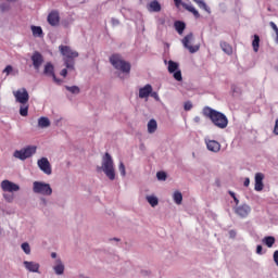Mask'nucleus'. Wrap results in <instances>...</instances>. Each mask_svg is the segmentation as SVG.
<instances>
[{
  "instance_id": "obj_30",
  "label": "nucleus",
  "mask_w": 278,
  "mask_h": 278,
  "mask_svg": "<svg viewBox=\"0 0 278 278\" xmlns=\"http://www.w3.org/2000/svg\"><path fill=\"white\" fill-rule=\"evenodd\" d=\"M179 68V64L174 61L168 62V73H176V71Z\"/></svg>"
},
{
  "instance_id": "obj_14",
  "label": "nucleus",
  "mask_w": 278,
  "mask_h": 278,
  "mask_svg": "<svg viewBox=\"0 0 278 278\" xmlns=\"http://www.w3.org/2000/svg\"><path fill=\"white\" fill-rule=\"evenodd\" d=\"M235 213L240 216L241 218H247V216H249V214H251V206H249V204H243L240 206H237L235 208Z\"/></svg>"
},
{
  "instance_id": "obj_8",
  "label": "nucleus",
  "mask_w": 278,
  "mask_h": 278,
  "mask_svg": "<svg viewBox=\"0 0 278 278\" xmlns=\"http://www.w3.org/2000/svg\"><path fill=\"white\" fill-rule=\"evenodd\" d=\"M193 40H194V35L192 33L186 35L182 39V45L185 49H188L189 53H197V51L201 49V46L199 45H195V46L190 45V42H192Z\"/></svg>"
},
{
  "instance_id": "obj_1",
  "label": "nucleus",
  "mask_w": 278,
  "mask_h": 278,
  "mask_svg": "<svg viewBox=\"0 0 278 278\" xmlns=\"http://www.w3.org/2000/svg\"><path fill=\"white\" fill-rule=\"evenodd\" d=\"M203 116L206 118H210V121L215 125V127H218V129H226L227 125H229V119H227V116L210 106H205L202 110Z\"/></svg>"
},
{
  "instance_id": "obj_58",
  "label": "nucleus",
  "mask_w": 278,
  "mask_h": 278,
  "mask_svg": "<svg viewBox=\"0 0 278 278\" xmlns=\"http://www.w3.org/2000/svg\"><path fill=\"white\" fill-rule=\"evenodd\" d=\"M8 1H14V0H8Z\"/></svg>"
},
{
  "instance_id": "obj_26",
  "label": "nucleus",
  "mask_w": 278,
  "mask_h": 278,
  "mask_svg": "<svg viewBox=\"0 0 278 278\" xmlns=\"http://www.w3.org/2000/svg\"><path fill=\"white\" fill-rule=\"evenodd\" d=\"M263 244L268 247V249H273V244H275V237L268 236L263 239Z\"/></svg>"
},
{
  "instance_id": "obj_36",
  "label": "nucleus",
  "mask_w": 278,
  "mask_h": 278,
  "mask_svg": "<svg viewBox=\"0 0 278 278\" xmlns=\"http://www.w3.org/2000/svg\"><path fill=\"white\" fill-rule=\"evenodd\" d=\"M156 177L159 181H166V174L164 172H157Z\"/></svg>"
},
{
  "instance_id": "obj_7",
  "label": "nucleus",
  "mask_w": 278,
  "mask_h": 278,
  "mask_svg": "<svg viewBox=\"0 0 278 278\" xmlns=\"http://www.w3.org/2000/svg\"><path fill=\"white\" fill-rule=\"evenodd\" d=\"M34 153H36V147L28 146L27 148H24L22 150H16L14 152V157H16L17 160L24 161V160H27L28 157H31Z\"/></svg>"
},
{
  "instance_id": "obj_34",
  "label": "nucleus",
  "mask_w": 278,
  "mask_h": 278,
  "mask_svg": "<svg viewBox=\"0 0 278 278\" xmlns=\"http://www.w3.org/2000/svg\"><path fill=\"white\" fill-rule=\"evenodd\" d=\"M66 90L72 92V94H79V87L77 86L66 87Z\"/></svg>"
},
{
  "instance_id": "obj_11",
  "label": "nucleus",
  "mask_w": 278,
  "mask_h": 278,
  "mask_svg": "<svg viewBox=\"0 0 278 278\" xmlns=\"http://www.w3.org/2000/svg\"><path fill=\"white\" fill-rule=\"evenodd\" d=\"M1 189L3 192H18L21 187L10 180H3L1 182Z\"/></svg>"
},
{
  "instance_id": "obj_4",
  "label": "nucleus",
  "mask_w": 278,
  "mask_h": 278,
  "mask_svg": "<svg viewBox=\"0 0 278 278\" xmlns=\"http://www.w3.org/2000/svg\"><path fill=\"white\" fill-rule=\"evenodd\" d=\"M98 173L100 170H103V173L106 175V177L114 181L116 179V172L114 170V161L112 160V155L110 153H105L102 157V167H97Z\"/></svg>"
},
{
  "instance_id": "obj_3",
  "label": "nucleus",
  "mask_w": 278,
  "mask_h": 278,
  "mask_svg": "<svg viewBox=\"0 0 278 278\" xmlns=\"http://www.w3.org/2000/svg\"><path fill=\"white\" fill-rule=\"evenodd\" d=\"M59 51L64 58L66 68L75 71V58H79V52L71 49L68 46H59Z\"/></svg>"
},
{
  "instance_id": "obj_5",
  "label": "nucleus",
  "mask_w": 278,
  "mask_h": 278,
  "mask_svg": "<svg viewBox=\"0 0 278 278\" xmlns=\"http://www.w3.org/2000/svg\"><path fill=\"white\" fill-rule=\"evenodd\" d=\"M110 63L116 71H121V73H124L125 75H129V73H131V64L123 60L121 54L111 55Z\"/></svg>"
},
{
  "instance_id": "obj_57",
  "label": "nucleus",
  "mask_w": 278,
  "mask_h": 278,
  "mask_svg": "<svg viewBox=\"0 0 278 278\" xmlns=\"http://www.w3.org/2000/svg\"><path fill=\"white\" fill-rule=\"evenodd\" d=\"M114 240L118 242V239H114Z\"/></svg>"
},
{
  "instance_id": "obj_49",
  "label": "nucleus",
  "mask_w": 278,
  "mask_h": 278,
  "mask_svg": "<svg viewBox=\"0 0 278 278\" xmlns=\"http://www.w3.org/2000/svg\"><path fill=\"white\" fill-rule=\"evenodd\" d=\"M229 233L231 238H236V230H230Z\"/></svg>"
},
{
  "instance_id": "obj_54",
  "label": "nucleus",
  "mask_w": 278,
  "mask_h": 278,
  "mask_svg": "<svg viewBox=\"0 0 278 278\" xmlns=\"http://www.w3.org/2000/svg\"><path fill=\"white\" fill-rule=\"evenodd\" d=\"M113 25H118V20H113Z\"/></svg>"
},
{
  "instance_id": "obj_39",
  "label": "nucleus",
  "mask_w": 278,
  "mask_h": 278,
  "mask_svg": "<svg viewBox=\"0 0 278 278\" xmlns=\"http://www.w3.org/2000/svg\"><path fill=\"white\" fill-rule=\"evenodd\" d=\"M119 173L122 177H125L126 172H125V164H123V162L119 163Z\"/></svg>"
},
{
  "instance_id": "obj_25",
  "label": "nucleus",
  "mask_w": 278,
  "mask_h": 278,
  "mask_svg": "<svg viewBox=\"0 0 278 278\" xmlns=\"http://www.w3.org/2000/svg\"><path fill=\"white\" fill-rule=\"evenodd\" d=\"M194 3H197V5L199 8H201V10H204L205 12H207V14H211V10H210V7H207V4L205 3V1L203 0H193Z\"/></svg>"
},
{
  "instance_id": "obj_48",
  "label": "nucleus",
  "mask_w": 278,
  "mask_h": 278,
  "mask_svg": "<svg viewBox=\"0 0 278 278\" xmlns=\"http://www.w3.org/2000/svg\"><path fill=\"white\" fill-rule=\"evenodd\" d=\"M176 8H179L181 5V0H174Z\"/></svg>"
},
{
  "instance_id": "obj_44",
  "label": "nucleus",
  "mask_w": 278,
  "mask_h": 278,
  "mask_svg": "<svg viewBox=\"0 0 278 278\" xmlns=\"http://www.w3.org/2000/svg\"><path fill=\"white\" fill-rule=\"evenodd\" d=\"M275 136H278V118L276 119L275 127H274Z\"/></svg>"
},
{
  "instance_id": "obj_53",
  "label": "nucleus",
  "mask_w": 278,
  "mask_h": 278,
  "mask_svg": "<svg viewBox=\"0 0 278 278\" xmlns=\"http://www.w3.org/2000/svg\"><path fill=\"white\" fill-rule=\"evenodd\" d=\"M233 201H235L236 205H238L240 203V200H238V198H235Z\"/></svg>"
},
{
  "instance_id": "obj_6",
  "label": "nucleus",
  "mask_w": 278,
  "mask_h": 278,
  "mask_svg": "<svg viewBox=\"0 0 278 278\" xmlns=\"http://www.w3.org/2000/svg\"><path fill=\"white\" fill-rule=\"evenodd\" d=\"M33 191L35 194H42L43 197H51L53 194V189H51V185L41 181H35L33 184Z\"/></svg>"
},
{
  "instance_id": "obj_43",
  "label": "nucleus",
  "mask_w": 278,
  "mask_h": 278,
  "mask_svg": "<svg viewBox=\"0 0 278 278\" xmlns=\"http://www.w3.org/2000/svg\"><path fill=\"white\" fill-rule=\"evenodd\" d=\"M60 75H61L62 77H66V76L68 75V70L63 68V70L61 71Z\"/></svg>"
},
{
  "instance_id": "obj_13",
  "label": "nucleus",
  "mask_w": 278,
  "mask_h": 278,
  "mask_svg": "<svg viewBox=\"0 0 278 278\" xmlns=\"http://www.w3.org/2000/svg\"><path fill=\"white\" fill-rule=\"evenodd\" d=\"M40 170H42V173H45L46 175H51L52 169H51V163H49V159L48 157H41L38 162H37Z\"/></svg>"
},
{
  "instance_id": "obj_45",
  "label": "nucleus",
  "mask_w": 278,
  "mask_h": 278,
  "mask_svg": "<svg viewBox=\"0 0 278 278\" xmlns=\"http://www.w3.org/2000/svg\"><path fill=\"white\" fill-rule=\"evenodd\" d=\"M150 96L153 98V99H160V96L157 94V92H151Z\"/></svg>"
},
{
  "instance_id": "obj_55",
  "label": "nucleus",
  "mask_w": 278,
  "mask_h": 278,
  "mask_svg": "<svg viewBox=\"0 0 278 278\" xmlns=\"http://www.w3.org/2000/svg\"><path fill=\"white\" fill-rule=\"evenodd\" d=\"M275 41H276V45H278V33H276V39H275Z\"/></svg>"
},
{
  "instance_id": "obj_47",
  "label": "nucleus",
  "mask_w": 278,
  "mask_h": 278,
  "mask_svg": "<svg viewBox=\"0 0 278 278\" xmlns=\"http://www.w3.org/2000/svg\"><path fill=\"white\" fill-rule=\"evenodd\" d=\"M262 251H263L262 245H257V247H256V253H257L258 255H262Z\"/></svg>"
},
{
  "instance_id": "obj_24",
  "label": "nucleus",
  "mask_w": 278,
  "mask_h": 278,
  "mask_svg": "<svg viewBox=\"0 0 278 278\" xmlns=\"http://www.w3.org/2000/svg\"><path fill=\"white\" fill-rule=\"evenodd\" d=\"M148 131L150 134H155L157 131V122L155 119H150L148 123Z\"/></svg>"
},
{
  "instance_id": "obj_32",
  "label": "nucleus",
  "mask_w": 278,
  "mask_h": 278,
  "mask_svg": "<svg viewBox=\"0 0 278 278\" xmlns=\"http://www.w3.org/2000/svg\"><path fill=\"white\" fill-rule=\"evenodd\" d=\"M147 201H148V203L151 204L152 207H155V206L157 205V203H160V201L157 200V198L154 197V195H148V197H147Z\"/></svg>"
},
{
  "instance_id": "obj_15",
  "label": "nucleus",
  "mask_w": 278,
  "mask_h": 278,
  "mask_svg": "<svg viewBox=\"0 0 278 278\" xmlns=\"http://www.w3.org/2000/svg\"><path fill=\"white\" fill-rule=\"evenodd\" d=\"M254 189L256 190V192H262V190H264V174L262 173L255 174Z\"/></svg>"
},
{
  "instance_id": "obj_38",
  "label": "nucleus",
  "mask_w": 278,
  "mask_h": 278,
  "mask_svg": "<svg viewBox=\"0 0 278 278\" xmlns=\"http://www.w3.org/2000/svg\"><path fill=\"white\" fill-rule=\"evenodd\" d=\"M185 111L186 112H190V110H192V102L188 101V102H185Z\"/></svg>"
},
{
  "instance_id": "obj_22",
  "label": "nucleus",
  "mask_w": 278,
  "mask_h": 278,
  "mask_svg": "<svg viewBox=\"0 0 278 278\" xmlns=\"http://www.w3.org/2000/svg\"><path fill=\"white\" fill-rule=\"evenodd\" d=\"M220 47L224 53H227V55H231V53H233V48L231 47V45L227 43L226 41H222Z\"/></svg>"
},
{
  "instance_id": "obj_21",
  "label": "nucleus",
  "mask_w": 278,
  "mask_h": 278,
  "mask_svg": "<svg viewBox=\"0 0 278 278\" xmlns=\"http://www.w3.org/2000/svg\"><path fill=\"white\" fill-rule=\"evenodd\" d=\"M174 27H175L176 31L181 36V34H184V31L186 30V23H184L181 21H176L174 23Z\"/></svg>"
},
{
  "instance_id": "obj_9",
  "label": "nucleus",
  "mask_w": 278,
  "mask_h": 278,
  "mask_svg": "<svg viewBox=\"0 0 278 278\" xmlns=\"http://www.w3.org/2000/svg\"><path fill=\"white\" fill-rule=\"evenodd\" d=\"M43 74L47 75V77H52L53 81L55 84H62V80H60L56 76H55V67L53 66V64L51 62H48L45 65V70H43Z\"/></svg>"
},
{
  "instance_id": "obj_23",
  "label": "nucleus",
  "mask_w": 278,
  "mask_h": 278,
  "mask_svg": "<svg viewBox=\"0 0 278 278\" xmlns=\"http://www.w3.org/2000/svg\"><path fill=\"white\" fill-rule=\"evenodd\" d=\"M31 31L35 38H42V36H45V33H42V27L40 26H31Z\"/></svg>"
},
{
  "instance_id": "obj_31",
  "label": "nucleus",
  "mask_w": 278,
  "mask_h": 278,
  "mask_svg": "<svg viewBox=\"0 0 278 278\" xmlns=\"http://www.w3.org/2000/svg\"><path fill=\"white\" fill-rule=\"evenodd\" d=\"M252 47H253L255 53H257V51H260V36L254 35V39L252 41Z\"/></svg>"
},
{
  "instance_id": "obj_2",
  "label": "nucleus",
  "mask_w": 278,
  "mask_h": 278,
  "mask_svg": "<svg viewBox=\"0 0 278 278\" xmlns=\"http://www.w3.org/2000/svg\"><path fill=\"white\" fill-rule=\"evenodd\" d=\"M13 96L15 97V101L21 103L20 114L21 116H27L29 114V92L27 89L22 88L16 91H13Z\"/></svg>"
},
{
  "instance_id": "obj_19",
  "label": "nucleus",
  "mask_w": 278,
  "mask_h": 278,
  "mask_svg": "<svg viewBox=\"0 0 278 278\" xmlns=\"http://www.w3.org/2000/svg\"><path fill=\"white\" fill-rule=\"evenodd\" d=\"M182 8L185 10H187V12H191V14H193L194 18H201V14L199 13V11L197 9H194L193 5L188 4V3H182Z\"/></svg>"
},
{
  "instance_id": "obj_17",
  "label": "nucleus",
  "mask_w": 278,
  "mask_h": 278,
  "mask_svg": "<svg viewBox=\"0 0 278 278\" xmlns=\"http://www.w3.org/2000/svg\"><path fill=\"white\" fill-rule=\"evenodd\" d=\"M24 266L29 273H38V270H40V264L38 263L24 261Z\"/></svg>"
},
{
  "instance_id": "obj_40",
  "label": "nucleus",
  "mask_w": 278,
  "mask_h": 278,
  "mask_svg": "<svg viewBox=\"0 0 278 278\" xmlns=\"http://www.w3.org/2000/svg\"><path fill=\"white\" fill-rule=\"evenodd\" d=\"M12 71H13L12 65H8V66L3 70V73H7V75H10V73H12Z\"/></svg>"
},
{
  "instance_id": "obj_42",
  "label": "nucleus",
  "mask_w": 278,
  "mask_h": 278,
  "mask_svg": "<svg viewBox=\"0 0 278 278\" xmlns=\"http://www.w3.org/2000/svg\"><path fill=\"white\" fill-rule=\"evenodd\" d=\"M274 262L278 266V250L274 252Z\"/></svg>"
},
{
  "instance_id": "obj_46",
  "label": "nucleus",
  "mask_w": 278,
  "mask_h": 278,
  "mask_svg": "<svg viewBox=\"0 0 278 278\" xmlns=\"http://www.w3.org/2000/svg\"><path fill=\"white\" fill-rule=\"evenodd\" d=\"M250 184H251V180L249 178H245L243 186H245V188H249Z\"/></svg>"
},
{
  "instance_id": "obj_37",
  "label": "nucleus",
  "mask_w": 278,
  "mask_h": 278,
  "mask_svg": "<svg viewBox=\"0 0 278 278\" xmlns=\"http://www.w3.org/2000/svg\"><path fill=\"white\" fill-rule=\"evenodd\" d=\"M3 198L5 199V201L8 203H12V201H14V195L13 194H10V193H4L3 194Z\"/></svg>"
},
{
  "instance_id": "obj_56",
  "label": "nucleus",
  "mask_w": 278,
  "mask_h": 278,
  "mask_svg": "<svg viewBox=\"0 0 278 278\" xmlns=\"http://www.w3.org/2000/svg\"><path fill=\"white\" fill-rule=\"evenodd\" d=\"M232 199H233V200L237 199L236 194L232 197Z\"/></svg>"
},
{
  "instance_id": "obj_52",
  "label": "nucleus",
  "mask_w": 278,
  "mask_h": 278,
  "mask_svg": "<svg viewBox=\"0 0 278 278\" xmlns=\"http://www.w3.org/2000/svg\"><path fill=\"white\" fill-rule=\"evenodd\" d=\"M228 194H230L231 198L236 195L233 191H228Z\"/></svg>"
},
{
  "instance_id": "obj_50",
  "label": "nucleus",
  "mask_w": 278,
  "mask_h": 278,
  "mask_svg": "<svg viewBox=\"0 0 278 278\" xmlns=\"http://www.w3.org/2000/svg\"><path fill=\"white\" fill-rule=\"evenodd\" d=\"M193 121H194V123H201V117L200 116H195Z\"/></svg>"
},
{
  "instance_id": "obj_28",
  "label": "nucleus",
  "mask_w": 278,
  "mask_h": 278,
  "mask_svg": "<svg viewBox=\"0 0 278 278\" xmlns=\"http://www.w3.org/2000/svg\"><path fill=\"white\" fill-rule=\"evenodd\" d=\"M38 125H39V127L45 129L46 127H50L51 122L47 117H40L38 119Z\"/></svg>"
},
{
  "instance_id": "obj_51",
  "label": "nucleus",
  "mask_w": 278,
  "mask_h": 278,
  "mask_svg": "<svg viewBox=\"0 0 278 278\" xmlns=\"http://www.w3.org/2000/svg\"><path fill=\"white\" fill-rule=\"evenodd\" d=\"M51 257H52V258H56V257H58V254H56L55 252H52Z\"/></svg>"
},
{
  "instance_id": "obj_20",
  "label": "nucleus",
  "mask_w": 278,
  "mask_h": 278,
  "mask_svg": "<svg viewBox=\"0 0 278 278\" xmlns=\"http://www.w3.org/2000/svg\"><path fill=\"white\" fill-rule=\"evenodd\" d=\"M149 12H161L162 11V5L157 0H153L149 3L148 7Z\"/></svg>"
},
{
  "instance_id": "obj_27",
  "label": "nucleus",
  "mask_w": 278,
  "mask_h": 278,
  "mask_svg": "<svg viewBox=\"0 0 278 278\" xmlns=\"http://www.w3.org/2000/svg\"><path fill=\"white\" fill-rule=\"evenodd\" d=\"M54 273H56V275H64V264H62V261H56Z\"/></svg>"
},
{
  "instance_id": "obj_35",
  "label": "nucleus",
  "mask_w": 278,
  "mask_h": 278,
  "mask_svg": "<svg viewBox=\"0 0 278 278\" xmlns=\"http://www.w3.org/2000/svg\"><path fill=\"white\" fill-rule=\"evenodd\" d=\"M174 79H176V81H182L184 80V77L181 76V71L174 72Z\"/></svg>"
},
{
  "instance_id": "obj_16",
  "label": "nucleus",
  "mask_w": 278,
  "mask_h": 278,
  "mask_svg": "<svg viewBox=\"0 0 278 278\" xmlns=\"http://www.w3.org/2000/svg\"><path fill=\"white\" fill-rule=\"evenodd\" d=\"M151 92H153V87L150 84H148L139 89V99H147L151 96Z\"/></svg>"
},
{
  "instance_id": "obj_18",
  "label": "nucleus",
  "mask_w": 278,
  "mask_h": 278,
  "mask_svg": "<svg viewBox=\"0 0 278 278\" xmlns=\"http://www.w3.org/2000/svg\"><path fill=\"white\" fill-rule=\"evenodd\" d=\"M206 147L208 151H212L213 153H218V151H220V143L216 140H210L206 143Z\"/></svg>"
},
{
  "instance_id": "obj_29",
  "label": "nucleus",
  "mask_w": 278,
  "mask_h": 278,
  "mask_svg": "<svg viewBox=\"0 0 278 278\" xmlns=\"http://www.w3.org/2000/svg\"><path fill=\"white\" fill-rule=\"evenodd\" d=\"M173 199L176 205H181V202L184 201V195L181 194V192L176 191L174 192Z\"/></svg>"
},
{
  "instance_id": "obj_10",
  "label": "nucleus",
  "mask_w": 278,
  "mask_h": 278,
  "mask_svg": "<svg viewBox=\"0 0 278 278\" xmlns=\"http://www.w3.org/2000/svg\"><path fill=\"white\" fill-rule=\"evenodd\" d=\"M47 22L51 27H58L60 25V11L52 10L47 17Z\"/></svg>"
},
{
  "instance_id": "obj_12",
  "label": "nucleus",
  "mask_w": 278,
  "mask_h": 278,
  "mask_svg": "<svg viewBox=\"0 0 278 278\" xmlns=\"http://www.w3.org/2000/svg\"><path fill=\"white\" fill-rule=\"evenodd\" d=\"M31 62L35 71H40V66H42V63L45 62V58L40 52L35 51L31 55Z\"/></svg>"
},
{
  "instance_id": "obj_41",
  "label": "nucleus",
  "mask_w": 278,
  "mask_h": 278,
  "mask_svg": "<svg viewBox=\"0 0 278 278\" xmlns=\"http://www.w3.org/2000/svg\"><path fill=\"white\" fill-rule=\"evenodd\" d=\"M269 25H270L271 29H274V31L277 34L278 33L277 24H275V22H270Z\"/></svg>"
},
{
  "instance_id": "obj_33",
  "label": "nucleus",
  "mask_w": 278,
  "mask_h": 278,
  "mask_svg": "<svg viewBox=\"0 0 278 278\" xmlns=\"http://www.w3.org/2000/svg\"><path fill=\"white\" fill-rule=\"evenodd\" d=\"M22 250L24 251V253H26V255H29V253H31V248L27 242L22 243Z\"/></svg>"
}]
</instances>
